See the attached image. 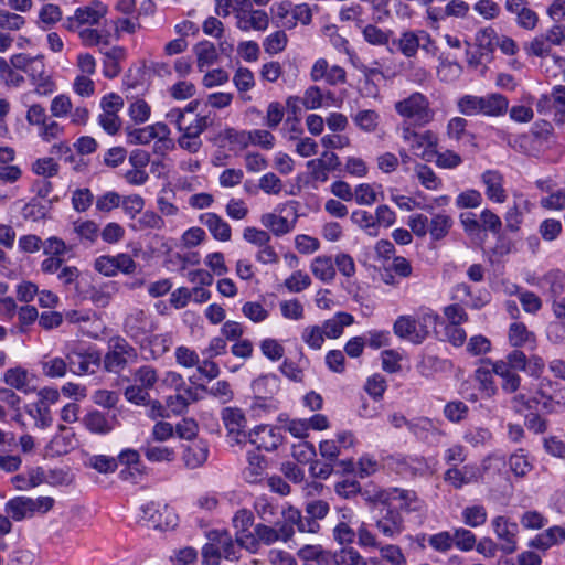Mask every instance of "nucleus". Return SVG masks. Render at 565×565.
Segmentation results:
<instances>
[{
	"label": "nucleus",
	"mask_w": 565,
	"mask_h": 565,
	"mask_svg": "<svg viewBox=\"0 0 565 565\" xmlns=\"http://www.w3.org/2000/svg\"><path fill=\"white\" fill-rule=\"evenodd\" d=\"M394 109L402 118L419 126L429 124L435 117L428 97L420 92H414L397 100L394 104Z\"/></svg>",
	"instance_id": "nucleus-4"
},
{
	"label": "nucleus",
	"mask_w": 565,
	"mask_h": 565,
	"mask_svg": "<svg viewBox=\"0 0 565 565\" xmlns=\"http://www.w3.org/2000/svg\"><path fill=\"white\" fill-rule=\"evenodd\" d=\"M302 106L307 110H316L322 107H330V103H326L323 90L318 86H309L301 97Z\"/></svg>",
	"instance_id": "nucleus-41"
},
{
	"label": "nucleus",
	"mask_w": 565,
	"mask_h": 565,
	"mask_svg": "<svg viewBox=\"0 0 565 565\" xmlns=\"http://www.w3.org/2000/svg\"><path fill=\"white\" fill-rule=\"evenodd\" d=\"M281 316L287 320L299 321L305 318V308L298 299H287L279 302Z\"/></svg>",
	"instance_id": "nucleus-55"
},
{
	"label": "nucleus",
	"mask_w": 565,
	"mask_h": 565,
	"mask_svg": "<svg viewBox=\"0 0 565 565\" xmlns=\"http://www.w3.org/2000/svg\"><path fill=\"white\" fill-rule=\"evenodd\" d=\"M366 349L377 351L392 343V335L387 330H370L365 332Z\"/></svg>",
	"instance_id": "nucleus-48"
},
{
	"label": "nucleus",
	"mask_w": 565,
	"mask_h": 565,
	"mask_svg": "<svg viewBox=\"0 0 565 565\" xmlns=\"http://www.w3.org/2000/svg\"><path fill=\"white\" fill-rule=\"evenodd\" d=\"M258 188L268 195H280L284 184L281 179L274 172L263 174L258 180Z\"/></svg>",
	"instance_id": "nucleus-62"
},
{
	"label": "nucleus",
	"mask_w": 565,
	"mask_h": 565,
	"mask_svg": "<svg viewBox=\"0 0 565 565\" xmlns=\"http://www.w3.org/2000/svg\"><path fill=\"white\" fill-rule=\"evenodd\" d=\"M487 510L483 505H470L462 510V520L466 525L479 527L487 522Z\"/></svg>",
	"instance_id": "nucleus-54"
},
{
	"label": "nucleus",
	"mask_w": 565,
	"mask_h": 565,
	"mask_svg": "<svg viewBox=\"0 0 565 565\" xmlns=\"http://www.w3.org/2000/svg\"><path fill=\"white\" fill-rule=\"evenodd\" d=\"M524 51L529 56L545 57L550 55L552 46L548 44L543 34L534 36L530 42L525 43Z\"/></svg>",
	"instance_id": "nucleus-63"
},
{
	"label": "nucleus",
	"mask_w": 565,
	"mask_h": 565,
	"mask_svg": "<svg viewBox=\"0 0 565 565\" xmlns=\"http://www.w3.org/2000/svg\"><path fill=\"white\" fill-rule=\"evenodd\" d=\"M61 20V8L57 4L46 3L39 10L36 24L41 30H49Z\"/></svg>",
	"instance_id": "nucleus-35"
},
{
	"label": "nucleus",
	"mask_w": 565,
	"mask_h": 565,
	"mask_svg": "<svg viewBox=\"0 0 565 565\" xmlns=\"http://www.w3.org/2000/svg\"><path fill=\"white\" fill-rule=\"evenodd\" d=\"M178 363L184 367L185 375L193 384L212 380L218 375V366L210 359L200 360L198 355H177Z\"/></svg>",
	"instance_id": "nucleus-8"
},
{
	"label": "nucleus",
	"mask_w": 565,
	"mask_h": 565,
	"mask_svg": "<svg viewBox=\"0 0 565 565\" xmlns=\"http://www.w3.org/2000/svg\"><path fill=\"white\" fill-rule=\"evenodd\" d=\"M255 531L257 535L258 550L262 544L273 545L277 542L287 543L295 535V529H291L289 524H279V522L276 523L275 526L266 523H258L255 525Z\"/></svg>",
	"instance_id": "nucleus-10"
},
{
	"label": "nucleus",
	"mask_w": 565,
	"mask_h": 565,
	"mask_svg": "<svg viewBox=\"0 0 565 565\" xmlns=\"http://www.w3.org/2000/svg\"><path fill=\"white\" fill-rule=\"evenodd\" d=\"M482 201L483 198L480 191L476 189H466L456 196L455 204L459 210L477 209L482 204Z\"/></svg>",
	"instance_id": "nucleus-51"
},
{
	"label": "nucleus",
	"mask_w": 565,
	"mask_h": 565,
	"mask_svg": "<svg viewBox=\"0 0 565 565\" xmlns=\"http://www.w3.org/2000/svg\"><path fill=\"white\" fill-rule=\"evenodd\" d=\"M3 381L7 385L24 393H33L36 386L33 384L34 375L21 366L9 369L4 372Z\"/></svg>",
	"instance_id": "nucleus-18"
},
{
	"label": "nucleus",
	"mask_w": 565,
	"mask_h": 565,
	"mask_svg": "<svg viewBox=\"0 0 565 565\" xmlns=\"http://www.w3.org/2000/svg\"><path fill=\"white\" fill-rule=\"evenodd\" d=\"M248 466L244 470L245 479L248 482H256L264 473L266 468L265 458L257 452H249L247 457Z\"/></svg>",
	"instance_id": "nucleus-46"
},
{
	"label": "nucleus",
	"mask_w": 565,
	"mask_h": 565,
	"mask_svg": "<svg viewBox=\"0 0 565 565\" xmlns=\"http://www.w3.org/2000/svg\"><path fill=\"white\" fill-rule=\"evenodd\" d=\"M375 527L384 537L394 539L404 531V519L396 507L385 505V511L376 520Z\"/></svg>",
	"instance_id": "nucleus-15"
},
{
	"label": "nucleus",
	"mask_w": 565,
	"mask_h": 565,
	"mask_svg": "<svg viewBox=\"0 0 565 565\" xmlns=\"http://www.w3.org/2000/svg\"><path fill=\"white\" fill-rule=\"evenodd\" d=\"M73 107L72 98L68 94H58L50 103V113L53 118H67Z\"/></svg>",
	"instance_id": "nucleus-50"
},
{
	"label": "nucleus",
	"mask_w": 565,
	"mask_h": 565,
	"mask_svg": "<svg viewBox=\"0 0 565 565\" xmlns=\"http://www.w3.org/2000/svg\"><path fill=\"white\" fill-rule=\"evenodd\" d=\"M108 6L100 0H93L74 10V13L65 20V28L75 31L82 26H96L108 14Z\"/></svg>",
	"instance_id": "nucleus-6"
},
{
	"label": "nucleus",
	"mask_w": 565,
	"mask_h": 565,
	"mask_svg": "<svg viewBox=\"0 0 565 565\" xmlns=\"http://www.w3.org/2000/svg\"><path fill=\"white\" fill-rule=\"evenodd\" d=\"M310 78L312 82L324 81L327 84L335 86L345 83L347 73L343 67L330 65L326 58L320 57L311 66Z\"/></svg>",
	"instance_id": "nucleus-11"
},
{
	"label": "nucleus",
	"mask_w": 565,
	"mask_h": 565,
	"mask_svg": "<svg viewBox=\"0 0 565 565\" xmlns=\"http://www.w3.org/2000/svg\"><path fill=\"white\" fill-rule=\"evenodd\" d=\"M337 565H363L365 558L353 547H345L333 555Z\"/></svg>",
	"instance_id": "nucleus-64"
},
{
	"label": "nucleus",
	"mask_w": 565,
	"mask_h": 565,
	"mask_svg": "<svg viewBox=\"0 0 565 565\" xmlns=\"http://www.w3.org/2000/svg\"><path fill=\"white\" fill-rule=\"evenodd\" d=\"M64 134V127L49 117L44 124L38 127V136L44 142H51L55 139H58Z\"/></svg>",
	"instance_id": "nucleus-57"
},
{
	"label": "nucleus",
	"mask_w": 565,
	"mask_h": 565,
	"mask_svg": "<svg viewBox=\"0 0 565 565\" xmlns=\"http://www.w3.org/2000/svg\"><path fill=\"white\" fill-rule=\"evenodd\" d=\"M363 39L371 45H387L392 35V31L381 29L374 24H362L360 28Z\"/></svg>",
	"instance_id": "nucleus-37"
},
{
	"label": "nucleus",
	"mask_w": 565,
	"mask_h": 565,
	"mask_svg": "<svg viewBox=\"0 0 565 565\" xmlns=\"http://www.w3.org/2000/svg\"><path fill=\"white\" fill-rule=\"evenodd\" d=\"M72 207L78 213L86 212L94 202V194L87 188H78L72 191Z\"/></svg>",
	"instance_id": "nucleus-59"
},
{
	"label": "nucleus",
	"mask_w": 565,
	"mask_h": 565,
	"mask_svg": "<svg viewBox=\"0 0 565 565\" xmlns=\"http://www.w3.org/2000/svg\"><path fill=\"white\" fill-rule=\"evenodd\" d=\"M290 15L291 18L284 22L287 29H294L298 23L308 25L312 20V12L307 3L291 6Z\"/></svg>",
	"instance_id": "nucleus-47"
},
{
	"label": "nucleus",
	"mask_w": 565,
	"mask_h": 565,
	"mask_svg": "<svg viewBox=\"0 0 565 565\" xmlns=\"http://www.w3.org/2000/svg\"><path fill=\"white\" fill-rule=\"evenodd\" d=\"M193 53L195 56L196 67L201 72L214 65L218 58L215 45L206 40L196 43L193 46Z\"/></svg>",
	"instance_id": "nucleus-25"
},
{
	"label": "nucleus",
	"mask_w": 565,
	"mask_h": 565,
	"mask_svg": "<svg viewBox=\"0 0 565 565\" xmlns=\"http://www.w3.org/2000/svg\"><path fill=\"white\" fill-rule=\"evenodd\" d=\"M85 427L94 434H108L114 429V423L108 420L107 417L98 412L93 411L83 418Z\"/></svg>",
	"instance_id": "nucleus-33"
},
{
	"label": "nucleus",
	"mask_w": 565,
	"mask_h": 565,
	"mask_svg": "<svg viewBox=\"0 0 565 565\" xmlns=\"http://www.w3.org/2000/svg\"><path fill=\"white\" fill-rule=\"evenodd\" d=\"M351 118L353 124L365 134L376 132L381 125V115L375 109H360Z\"/></svg>",
	"instance_id": "nucleus-27"
},
{
	"label": "nucleus",
	"mask_w": 565,
	"mask_h": 565,
	"mask_svg": "<svg viewBox=\"0 0 565 565\" xmlns=\"http://www.w3.org/2000/svg\"><path fill=\"white\" fill-rule=\"evenodd\" d=\"M414 172L418 182L427 190L438 191L443 188V180L435 173V171L424 164L416 163L414 166Z\"/></svg>",
	"instance_id": "nucleus-32"
},
{
	"label": "nucleus",
	"mask_w": 565,
	"mask_h": 565,
	"mask_svg": "<svg viewBox=\"0 0 565 565\" xmlns=\"http://www.w3.org/2000/svg\"><path fill=\"white\" fill-rule=\"evenodd\" d=\"M164 225V221L161 215L156 213L154 211H145L141 213L140 217L135 220V222L130 225L134 231H145V230H161Z\"/></svg>",
	"instance_id": "nucleus-43"
},
{
	"label": "nucleus",
	"mask_w": 565,
	"mask_h": 565,
	"mask_svg": "<svg viewBox=\"0 0 565 565\" xmlns=\"http://www.w3.org/2000/svg\"><path fill=\"white\" fill-rule=\"evenodd\" d=\"M311 285L310 276L303 270H295L284 281V286L289 292L299 294Z\"/></svg>",
	"instance_id": "nucleus-52"
},
{
	"label": "nucleus",
	"mask_w": 565,
	"mask_h": 565,
	"mask_svg": "<svg viewBox=\"0 0 565 565\" xmlns=\"http://www.w3.org/2000/svg\"><path fill=\"white\" fill-rule=\"evenodd\" d=\"M390 503L387 505L390 507H396L397 510L401 511H411L415 508L412 507L414 502H416L417 498L415 492L398 488H391L390 489Z\"/></svg>",
	"instance_id": "nucleus-39"
},
{
	"label": "nucleus",
	"mask_w": 565,
	"mask_h": 565,
	"mask_svg": "<svg viewBox=\"0 0 565 565\" xmlns=\"http://www.w3.org/2000/svg\"><path fill=\"white\" fill-rule=\"evenodd\" d=\"M361 497L365 500V502L370 504H383L384 507L390 503V489L380 488L373 483L366 484L364 488H361L360 492Z\"/></svg>",
	"instance_id": "nucleus-44"
},
{
	"label": "nucleus",
	"mask_w": 565,
	"mask_h": 565,
	"mask_svg": "<svg viewBox=\"0 0 565 565\" xmlns=\"http://www.w3.org/2000/svg\"><path fill=\"white\" fill-rule=\"evenodd\" d=\"M207 454L209 449L205 443H194L185 449L183 454V461L188 468L195 469L206 461Z\"/></svg>",
	"instance_id": "nucleus-31"
},
{
	"label": "nucleus",
	"mask_w": 565,
	"mask_h": 565,
	"mask_svg": "<svg viewBox=\"0 0 565 565\" xmlns=\"http://www.w3.org/2000/svg\"><path fill=\"white\" fill-rule=\"evenodd\" d=\"M351 222L367 235L375 237L379 235L375 215L365 210H356L351 213Z\"/></svg>",
	"instance_id": "nucleus-36"
},
{
	"label": "nucleus",
	"mask_w": 565,
	"mask_h": 565,
	"mask_svg": "<svg viewBox=\"0 0 565 565\" xmlns=\"http://www.w3.org/2000/svg\"><path fill=\"white\" fill-rule=\"evenodd\" d=\"M221 417L227 430V437L232 441L236 444H242L247 440V419L241 408L225 407L221 412Z\"/></svg>",
	"instance_id": "nucleus-9"
},
{
	"label": "nucleus",
	"mask_w": 565,
	"mask_h": 565,
	"mask_svg": "<svg viewBox=\"0 0 565 565\" xmlns=\"http://www.w3.org/2000/svg\"><path fill=\"white\" fill-rule=\"evenodd\" d=\"M198 392L192 387H177V393L167 398V405L174 414H181L188 406L196 402Z\"/></svg>",
	"instance_id": "nucleus-26"
},
{
	"label": "nucleus",
	"mask_w": 565,
	"mask_h": 565,
	"mask_svg": "<svg viewBox=\"0 0 565 565\" xmlns=\"http://www.w3.org/2000/svg\"><path fill=\"white\" fill-rule=\"evenodd\" d=\"M440 320L439 315L428 307H420L412 315H401L393 322L394 334L408 343L419 345L429 337Z\"/></svg>",
	"instance_id": "nucleus-1"
},
{
	"label": "nucleus",
	"mask_w": 565,
	"mask_h": 565,
	"mask_svg": "<svg viewBox=\"0 0 565 565\" xmlns=\"http://www.w3.org/2000/svg\"><path fill=\"white\" fill-rule=\"evenodd\" d=\"M452 226V218L445 214L438 213L433 216L429 222L428 233L431 238L435 241H439L444 238Z\"/></svg>",
	"instance_id": "nucleus-42"
},
{
	"label": "nucleus",
	"mask_w": 565,
	"mask_h": 565,
	"mask_svg": "<svg viewBox=\"0 0 565 565\" xmlns=\"http://www.w3.org/2000/svg\"><path fill=\"white\" fill-rule=\"evenodd\" d=\"M235 545L239 548L246 550L250 554L258 553L256 531L250 529L235 531Z\"/></svg>",
	"instance_id": "nucleus-56"
},
{
	"label": "nucleus",
	"mask_w": 565,
	"mask_h": 565,
	"mask_svg": "<svg viewBox=\"0 0 565 565\" xmlns=\"http://www.w3.org/2000/svg\"><path fill=\"white\" fill-rule=\"evenodd\" d=\"M353 323V317L347 312H338L331 319L324 321L322 331L326 337L331 339L339 338L343 328Z\"/></svg>",
	"instance_id": "nucleus-30"
},
{
	"label": "nucleus",
	"mask_w": 565,
	"mask_h": 565,
	"mask_svg": "<svg viewBox=\"0 0 565 565\" xmlns=\"http://www.w3.org/2000/svg\"><path fill=\"white\" fill-rule=\"evenodd\" d=\"M509 342L514 348L534 350L536 338L533 332L527 330L525 324L514 322L509 329Z\"/></svg>",
	"instance_id": "nucleus-23"
},
{
	"label": "nucleus",
	"mask_w": 565,
	"mask_h": 565,
	"mask_svg": "<svg viewBox=\"0 0 565 565\" xmlns=\"http://www.w3.org/2000/svg\"><path fill=\"white\" fill-rule=\"evenodd\" d=\"M247 439L258 449L273 451L282 444V435L279 428L260 425L248 433Z\"/></svg>",
	"instance_id": "nucleus-12"
},
{
	"label": "nucleus",
	"mask_w": 565,
	"mask_h": 565,
	"mask_svg": "<svg viewBox=\"0 0 565 565\" xmlns=\"http://www.w3.org/2000/svg\"><path fill=\"white\" fill-rule=\"evenodd\" d=\"M307 364L308 361L306 359L292 355L291 358H286L279 369L288 379L300 382L303 379V371Z\"/></svg>",
	"instance_id": "nucleus-34"
},
{
	"label": "nucleus",
	"mask_w": 565,
	"mask_h": 565,
	"mask_svg": "<svg viewBox=\"0 0 565 565\" xmlns=\"http://www.w3.org/2000/svg\"><path fill=\"white\" fill-rule=\"evenodd\" d=\"M145 456L152 462H171L175 458V451L173 448L167 446L148 444L145 447Z\"/></svg>",
	"instance_id": "nucleus-49"
},
{
	"label": "nucleus",
	"mask_w": 565,
	"mask_h": 565,
	"mask_svg": "<svg viewBox=\"0 0 565 565\" xmlns=\"http://www.w3.org/2000/svg\"><path fill=\"white\" fill-rule=\"evenodd\" d=\"M199 220L201 224H203L209 230L214 239L220 242L231 241V225L216 213H203L200 215Z\"/></svg>",
	"instance_id": "nucleus-19"
},
{
	"label": "nucleus",
	"mask_w": 565,
	"mask_h": 565,
	"mask_svg": "<svg viewBox=\"0 0 565 565\" xmlns=\"http://www.w3.org/2000/svg\"><path fill=\"white\" fill-rule=\"evenodd\" d=\"M127 114L134 124L141 125L149 120L151 106L145 99L135 98L129 103Z\"/></svg>",
	"instance_id": "nucleus-40"
},
{
	"label": "nucleus",
	"mask_w": 565,
	"mask_h": 565,
	"mask_svg": "<svg viewBox=\"0 0 565 565\" xmlns=\"http://www.w3.org/2000/svg\"><path fill=\"white\" fill-rule=\"evenodd\" d=\"M170 135L169 127L161 121L141 128H126L127 143L149 145L154 141L153 151L159 154L173 149L174 142Z\"/></svg>",
	"instance_id": "nucleus-2"
},
{
	"label": "nucleus",
	"mask_w": 565,
	"mask_h": 565,
	"mask_svg": "<svg viewBox=\"0 0 565 565\" xmlns=\"http://www.w3.org/2000/svg\"><path fill=\"white\" fill-rule=\"evenodd\" d=\"M54 505V499L51 497H39L32 499L29 497H15L9 500L4 505V512L14 521H22L32 518L35 514H45Z\"/></svg>",
	"instance_id": "nucleus-5"
},
{
	"label": "nucleus",
	"mask_w": 565,
	"mask_h": 565,
	"mask_svg": "<svg viewBox=\"0 0 565 565\" xmlns=\"http://www.w3.org/2000/svg\"><path fill=\"white\" fill-rule=\"evenodd\" d=\"M235 25L244 32L250 30L266 31L269 26V15L264 10L256 9H236L235 10Z\"/></svg>",
	"instance_id": "nucleus-13"
},
{
	"label": "nucleus",
	"mask_w": 565,
	"mask_h": 565,
	"mask_svg": "<svg viewBox=\"0 0 565 565\" xmlns=\"http://www.w3.org/2000/svg\"><path fill=\"white\" fill-rule=\"evenodd\" d=\"M401 137L408 143L409 150L422 160L430 162L435 157L438 139L433 131L417 132L409 126H405L402 128Z\"/></svg>",
	"instance_id": "nucleus-7"
},
{
	"label": "nucleus",
	"mask_w": 565,
	"mask_h": 565,
	"mask_svg": "<svg viewBox=\"0 0 565 565\" xmlns=\"http://www.w3.org/2000/svg\"><path fill=\"white\" fill-rule=\"evenodd\" d=\"M297 554L301 559L315 561L319 565H327L330 559V553L324 551L321 545H305Z\"/></svg>",
	"instance_id": "nucleus-61"
},
{
	"label": "nucleus",
	"mask_w": 565,
	"mask_h": 565,
	"mask_svg": "<svg viewBox=\"0 0 565 565\" xmlns=\"http://www.w3.org/2000/svg\"><path fill=\"white\" fill-rule=\"evenodd\" d=\"M383 186L379 183H360L354 188L353 200L358 205L371 206L383 200Z\"/></svg>",
	"instance_id": "nucleus-22"
},
{
	"label": "nucleus",
	"mask_w": 565,
	"mask_h": 565,
	"mask_svg": "<svg viewBox=\"0 0 565 565\" xmlns=\"http://www.w3.org/2000/svg\"><path fill=\"white\" fill-rule=\"evenodd\" d=\"M462 73L461 65L448 57L440 55L439 65L437 67V75L440 81L445 83H454L457 81Z\"/></svg>",
	"instance_id": "nucleus-38"
},
{
	"label": "nucleus",
	"mask_w": 565,
	"mask_h": 565,
	"mask_svg": "<svg viewBox=\"0 0 565 565\" xmlns=\"http://www.w3.org/2000/svg\"><path fill=\"white\" fill-rule=\"evenodd\" d=\"M73 232L81 243L94 244L99 236V226L93 220H77L73 223Z\"/></svg>",
	"instance_id": "nucleus-29"
},
{
	"label": "nucleus",
	"mask_w": 565,
	"mask_h": 565,
	"mask_svg": "<svg viewBox=\"0 0 565 565\" xmlns=\"http://www.w3.org/2000/svg\"><path fill=\"white\" fill-rule=\"evenodd\" d=\"M493 531L500 540L501 551L504 554H512L516 551V534H518V524L514 522H510L508 518L499 515L492 520Z\"/></svg>",
	"instance_id": "nucleus-14"
},
{
	"label": "nucleus",
	"mask_w": 565,
	"mask_h": 565,
	"mask_svg": "<svg viewBox=\"0 0 565 565\" xmlns=\"http://www.w3.org/2000/svg\"><path fill=\"white\" fill-rule=\"evenodd\" d=\"M398 49L406 57L415 56L419 49V31L402 33L398 40Z\"/></svg>",
	"instance_id": "nucleus-60"
},
{
	"label": "nucleus",
	"mask_w": 565,
	"mask_h": 565,
	"mask_svg": "<svg viewBox=\"0 0 565 565\" xmlns=\"http://www.w3.org/2000/svg\"><path fill=\"white\" fill-rule=\"evenodd\" d=\"M287 44L288 36L282 30L271 32L263 41L264 51L269 55H276L282 52Z\"/></svg>",
	"instance_id": "nucleus-45"
},
{
	"label": "nucleus",
	"mask_w": 565,
	"mask_h": 565,
	"mask_svg": "<svg viewBox=\"0 0 565 565\" xmlns=\"http://www.w3.org/2000/svg\"><path fill=\"white\" fill-rule=\"evenodd\" d=\"M481 181L484 185V193L490 201L499 204L507 201L508 193L503 185V177L499 172L494 170L484 171Z\"/></svg>",
	"instance_id": "nucleus-16"
},
{
	"label": "nucleus",
	"mask_w": 565,
	"mask_h": 565,
	"mask_svg": "<svg viewBox=\"0 0 565 565\" xmlns=\"http://www.w3.org/2000/svg\"><path fill=\"white\" fill-rule=\"evenodd\" d=\"M310 270L317 279L330 282L334 279L337 273L334 259L326 255L317 256L310 263Z\"/></svg>",
	"instance_id": "nucleus-28"
},
{
	"label": "nucleus",
	"mask_w": 565,
	"mask_h": 565,
	"mask_svg": "<svg viewBox=\"0 0 565 565\" xmlns=\"http://www.w3.org/2000/svg\"><path fill=\"white\" fill-rule=\"evenodd\" d=\"M31 84L34 87V93L39 96H50L57 90L55 79L46 70L31 81Z\"/></svg>",
	"instance_id": "nucleus-53"
},
{
	"label": "nucleus",
	"mask_w": 565,
	"mask_h": 565,
	"mask_svg": "<svg viewBox=\"0 0 565 565\" xmlns=\"http://www.w3.org/2000/svg\"><path fill=\"white\" fill-rule=\"evenodd\" d=\"M511 365H508L504 362H500L497 369H493L495 375H499L503 379L502 387L508 392H514L518 390L520 385V379L515 375L511 369H525V355H512Z\"/></svg>",
	"instance_id": "nucleus-17"
},
{
	"label": "nucleus",
	"mask_w": 565,
	"mask_h": 565,
	"mask_svg": "<svg viewBox=\"0 0 565 565\" xmlns=\"http://www.w3.org/2000/svg\"><path fill=\"white\" fill-rule=\"evenodd\" d=\"M262 225L269 230L275 236H284L295 228V221H289L274 212L265 213L260 216Z\"/></svg>",
	"instance_id": "nucleus-24"
},
{
	"label": "nucleus",
	"mask_w": 565,
	"mask_h": 565,
	"mask_svg": "<svg viewBox=\"0 0 565 565\" xmlns=\"http://www.w3.org/2000/svg\"><path fill=\"white\" fill-rule=\"evenodd\" d=\"M209 540L202 548L204 565H220L221 558L239 559V550L227 531H213L209 534Z\"/></svg>",
	"instance_id": "nucleus-3"
},
{
	"label": "nucleus",
	"mask_w": 565,
	"mask_h": 565,
	"mask_svg": "<svg viewBox=\"0 0 565 565\" xmlns=\"http://www.w3.org/2000/svg\"><path fill=\"white\" fill-rule=\"evenodd\" d=\"M58 163L51 157L39 158L31 164L32 172L43 178H52L56 175L58 173Z\"/></svg>",
	"instance_id": "nucleus-58"
},
{
	"label": "nucleus",
	"mask_w": 565,
	"mask_h": 565,
	"mask_svg": "<svg viewBox=\"0 0 565 565\" xmlns=\"http://www.w3.org/2000/svg\"><path fill=\"white\" fill-rule=\"evenodd\" d=\"M509 100L501 94L491 93L479 98L478 115L487 117H499L507 113Z\"/></svg>",
	"instance_id": "nucleus-20"
},
{
	"label": "nucleus",
	"mask_w": 565,
	"mask_h": 565,
	"mask_svg": "<svg viewBox=\"0 0 565 565\" xmlns=\"http://www.w3.org/2000/svg\"><path fill=\"white\" fill-rule=\"evenodd\" d=\"M500 362H492L489 359L481 360L480 366L476 371V380L479 382V390L484 396L491 397L495 394L497 388L493 382V375L495 372L493 369L498 366Z\"/></svg>",
	"instance_id": "nucleus-21"
}]
</instances>
